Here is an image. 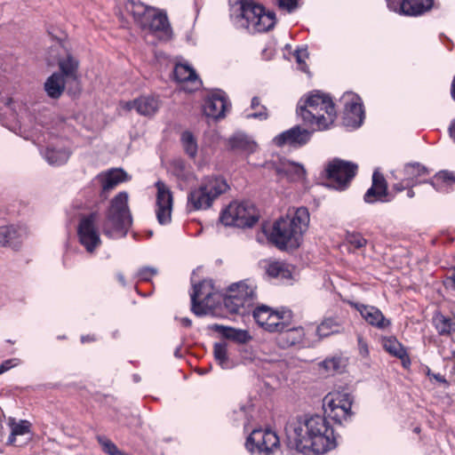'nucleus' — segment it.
<instances>
[{
	"label": "nucleus",
	"instance_id": "obj_1",
	"mask_svg": "<svg viewBox=\"0 0 455 455\" xmlns=\"http://www.w3.org/2000/svg\"><path fill=\"white\" fill-rule=\"evenodd\" d=\"M326 419L314 415L299 420L287 433V445L304 455L323 454L335 446Z\"/></svg>",
	"mask_w": 455,
	"mask_h": 455
},
{
	"label": "nucleus",
	"instance_id": "obj_2",
	"mask_svg": "<svg viewBox=\"0 0 455 455\" xmlns=\"http://www.w3.org/2000/svg\"><path fill=\"white\" fill-rule=\"evenodd\" d=\"M310 215L306 207H299L276 220L268 235L269 241L281 250L296 249L307 231Z\"/></svg>",
	"mask_w": 455,
	"mask_h": 455
},
{
	"label": "nucleus",
	"instance_id": "obj_3",
	"mask_svg": "<svg viewBox=\"0 0 455 455\" xmlns=\"http://www.w3.org/2000/svg\"><path fill=\"white\" fill-rule=\"evenodd\" d=\"M298 115L318 130L328 129L335 121L337 112L331 97L321 92H314L298 103Z\"/></svg>",
	"mask_w": 455,
	"mask_h": 455
},
{
	"label": "nucleus",
	"instance_id": "obj_4",
	"mask_svg": "<svg viewBox=\"0 0 455 455\" xmlns=\"http://www.w3.org/2000/svg\"><path fill=\"white\" fill-rule=\"evenodd\" d=\"M228 188L226 180L218 176H208L192 188L188 196V207L195 210H207L213 202Z\"/></svg>",
	"mask_w": 455,
	"mask_h": 455
},
{
	"label": "nucleus",
	"instance_id": "obj_5",
	"mask_svg": "<svg viewBox=\"0 0 455 455\" xmlns=\"http://www.w3.org/2000/svg\"><path fill=\"white\" fill-rule=\"evenodd\" d=\"M128 198L126 192H120L111 200L103 224V232L106 235L112 236L114 233L126 230L131 227L132 220Z\"/></svg>",
	"mask_w": 455,
	"mask_h": 455
},
{
	"label": "nucleus",
	"instance_id": "obj_6",
	"mask_svg": "<svg viewBox=\"0 0 455 455\" xmlns=\"http://www.w3.org/2000/svg\"><path fill=\"white\" fill-rule=\"evenodd\" d=\"M220 221L226 226L250 228L258 221V213L250 203L233 202L222 212Z\"/></svg>",
	"mask_w": 455,
	"mask_h": 455
},
{
	"label": "nucleus",
	"instance_id": "obj_7",
	"mask_svg": "<svg viewBox=\"0 0 455 455\" xmlns=\"http://www.w3.org/2000/svg\"><path fill=\"white\" fill-rule=\"evenodd\" d=\"M325 171L327 178L331 181L330 186L343 190L355 176L357 165L350 162L335 159L327 165Z\"/></svg>",
	"mask_w": 455,
	"mask_h": 455
},
{
	"label": "nucleus",
	"instance_id": "obj_8",
	"mask_svg": "<svg viewBox=\"0 0 455 455\" xmlns=\"http://www.w3.org/2000/svg\"><path fill=\"white\" fill-rule=\"evenodd\" d=\"M279 445V438L270 430L255 429L246 441L247 449L260 455H269Z\"/></svg>",
	"mask_w": 455,
	"mask_h": 455
},
{
	"label": "nucleus",
	"instance_id": "obj_9",
	"mask_svg": "<svg viewBox=\"0 0 455 455\" xmlns=\"http://www.w3.org/2000/svg\"><path fill=\"white\" fill-rule=\"evenodd\" d=\"M156 188L157 189L156 202V218L161 225H165L172 220V194L168 186L161 180L156 182Z\"/></svg>",
	"mask_w": 455,
	"mask_h": 455
},
{
	"label": "nucleus",
	"instance_id": "obj_10",
	"mask_svg": "<svg viewBox=\"0 0 455 455\" xmlns=\"http://www.w3.org/2000/svg\"><path fill=\"white\" fill-rule=\"evenodd\" d=\"M96 219L97 214L91 213L81 220L78 227L79 240L88 252H93L101 243L95 227Z\"/></svg>",
	"mask_w": 455,
	"mask_h": 455
},
{
	"label": "nucleus",
	"instance_id": "obj_11",
	"mask_svg": "<svg viewBox=\"0 0 455 455\" xmlns=\"http://www.w3.org/2000/svg\"><path fill=\"white\" fill-rule=\"evenodd\" d=\"M162 106L158 96L144 95L133 100L123 101L120 103L122 109L126 111L135 110L139 115L151 117L155 116Z\"/></svg>",
	"mask_w": 455,
	"mask_h": 455
},
{
	"label": "nucleus",
	"instance_id": "obj_12",
	"mask_svg": "<svg viewBox=\"0 0 455 455\" xmlns=\"http://www.w3.org/2000/svg\"><path fill=\"white\" fill-rule=\"evenodd\" d=\"M140 28L152 32L161 39H168L172 35L166 14L156 8L149 11V15L143 20Z\"/></svg>",
	"mask_w": 455,
	"mask_h": 455
},
{
	"label": "nucleus",
	"instance_id": "obj_13",
	"mask_svg": "<svg viewBox=\"0 0 455 455\" xmlns=\"http://www.w3.org/2000/svg\"><path fill=\"white\" fill-rule=\"evenodd\" d=\"M324 406L329 410V416L334 419H340L349 415L352 406L350 395L346 393H331L325 396Z\"/></svg>",
	"mask_w": 455,
	"mask_h": 455
},
{
	"label": "nucleus",
	"instance_id": "obj_14",
	"mask_svg": "<svg viewBox=\"0 0 455 455\" xmlns=\"http://www.w3.org/2000/svg\"><path fill=\"white\" fill-rule=\"evenodd\" d=\"M311 138V132L299 125H296L274 138V143L278 147L290 146L299 148L306 145Z\"/></svg>",
	"mask_w": 455,
	"mask_h": 455
},
{
	"label": "nucleus",
	"instance_id": "obj_15",
	"mask_svg": "<svg viewBox=\"0 0 455 455\" xmlns=\"http://www.w3.org/2000/svg\"><path fill=\"white\" fill-rule=\"evenodd\" d=\"M237 18L242 21L241 25L249 29L251 28L258 16L262 13L263 6L256 4L251 0H237Z\"/></svg>",
	"mask_w": 455,
	"mask_h": 455
},
{
	"label": "nucleus",
	"instance_id": "obj_16",
	"mask_svg": "<svg viewBox=\"0 0 455 455\" xmlns=\"http://www.w3.org/2000/svg\"><path fill=\"white\" fill-rule=\"evenodd\" d=\"M345 116L348 119L347 124L360 126L363 119V110L360 99L355 94H346L343 97Z\"/></svg>",
	"mask_w": 455,
	"mask_h": 455
},
{
	"label": "nucleus",
	"instance_id": "obj_17",
	"mask_svg": "<svg viewBox=\"0 0 455 455\" xmlns=\"http://www.w3.org/2000/svg\"><path fill=\"white\" fill-rule=\"evenodd\" d=\"M355 307L359 311L361 316L371 326L383 330L391 323L376 307L355 304Z\"/></svg>",
	"mask_w": 455,
	"mask_h": 455
},
{
	"label": "nucleus",
	"instance_id": "obj_18",
	"mask_svg": "<svg viewBox=\"0 0 455 455\" xmlns=\"http://www.w3.org/2000/svg\"><path fill=\"white\" fill-rule=\"evenodd\" d=\"M387 196V183L384 176L375 171L372 175L371 187L366 191L364 195V201L368 204H373L380 201L385 202L384 199Z\"/></svg>",
	"mask_w": 455,
	"mask_h": 455
},
{
	"label": "nucleus",
	"instance_id": "obj_19",
	"mask_svg": "<svg viewBox=\"0 0 455 455\" xmlns=\"http://www.w3.org/2000/svg\"><path fill=\"white\" fill-rule=\"evenodd\" d=\"M274 168L278 176L291 181L301 180L306 175V171L301 164L289 160H281L278 164H274Z\"/></svg>",
	"mask_w": 455,
	"mask_h": 455
},
{
	"label": "nucleus",
	"instance_id": "obj_20",
	"mask_svg": "<svg viewBox=\"0 0 455 455\" xmlns=\"http://www.w3.org/2000/svg\"><path fill=\"white\" fill-rule=\"evenodd\" d=\"M228 108V103L223 92H216L210 96L204 103V114L214 119L223 117L225 111Z\"/></svg>",
	"mask_w": 455,
	"mask_h": 455
},
{
	"label": "nucleus",
	"instance_id": "obj_21",
	"mask_svg": "<svg viewBox=\"0 0 455 455\" xmlns=\"http://www.w3.org/2000/svg\"><path fill=\"white\" fill-rule=\"evenodd\" d=\"M97 179L101 185V194L106 198L109 191L114 189L119 183L127 180V174L122 169H113L98 175Z\"/></svg>",
	"mask_w": 455,
	"mask_h": 455
},
{
	"label": "nucleus",
	"instance_id": "obj_22",
	"mask_svg": "<svg viewBox=\"0 0 455 455\" xmlns=\"http://www.w3.org/2000/svg\"><path fill=\"white\" fill-rule=\"evenodd\" d=\"M26 230L20 227L4 226L0 228V246L17 247L25 236Z\"/></svg>",
	"mask_w": 455,
	"mask_h": 455
},
{
	"label": "nucleus",
	"instance_id": "obj_23",
	"mask_svg": "<svg viewBox=\"0 0 455 455\" xmlns=\"http://www.w3.org/2000/svg\"><path fill=\"white\" fill-rule=\"evenodd\" d=\"M291 319V312L289 310L274 311L270 317L267 319V323L264 330L269 332H282L284 329L290 325Z\"/></svg>",
	"mask_w": 455,
	"mask_h": 455
},
{
	"label": "nucleus",
	"instance_id": "obj_24",
	"mask_svg": "<svg viewBox=\"0 0 455 455\" xmlns=\"http://www.w3.org/2000/svg\"><path fill=\"white\" fill-rule=\"evenodd\" d=\"M228 145L231 150L245 154L253 153L257 148L256 142L242 132L231 136L228 139Z\"/></svg>",
	"mask_w": 455,
	"mask_h": 455
},
{
	"label": "nucleus",
	"instance_id": "obj_25",
	"mask_svg": "<svg viewBox=\"0 0 455 455\" xmlns=\"http://www.w3.org/2000/svg\"><path fill=\"white\" fill-rule=\"evenodd\" d=\"M211 295V286L206 281L194 285V291L191 294L192 311L196 315H203L206 314L204 307L197 301L201 297L207 299Z\"/></svg>",
	"mask_w": 455,
	"mask_h": 455
},
{
	"label": "nucleus",
	"instance_id": "obj_26",
	"mask_svg": "<svg viewBox=\"0 0 455 455\" xmlns=\"http://www.w3.org/2000/svg\"><path fill=\"white\" fill-rule=\"evenodd\" d=\"M212 328L220 333L224 338L239 344H245L251 339V336L246 330L235 329L220 324H214Z\"/></svg>",
	"mask_w": 455,
	"mask_h": 455
},
{
	"label": "nucleus",
	"instance_id": "obj_27",
	"mask_svg": "<svg viewBox=\"0 0 455 455\" xmlns=\"http://www.w3.org/2000/svg\"><path fill=\"white\" fill-rule=\"evenodd\" d=\"M174 76L180 83H190L192 88L188 89L193 91L200 86V81L196 74V71L186 64H177L174 68ZM187 90L186 88H184Z\"/></svg>",
	"mask_w": 455,
	"mask_h": 455
},
{
	"label": "nucleus",
	"instance_id": "obj_28",
	"mask_svg": "<svg viewBox=\"0 0 455 455\" xmlns=\"http://www.w3.org/2000/svg\"><path fill=\"white\" fill-rule=\"evenodd\" d=\"M278 342L283 347H289L300 344L305 337L304 329L302 327L286 328L280 332Z\"/></svg>",
	"mask_w": 455,
	"mask_h": 455
},
{
	"label": "nucleus",
	"instance_id": "obj_29",
	"mask_svg": "<svg viewBox=\"0 0 455 455\" xmlns=\"http://www.w3.org/2000/svg\"><path fill=\"white\" fill-rule=\"evenodd\" d=\"M67 79L59 73H53L44 84V90L48 96L52 99H58L61 96L65 90V84Z\"/></svg>",
	"mask_w": 455,
	"mask_h": 455
},
{
	"label": "nucleus",
	"instance_id": "obj_30",
	"mask_svg": "<svg viewBox=\"0 0 455 455\" xmlns=\"http://www.w3.org/2000/svg\"><path fill=\"white\" fill-rule=\"evenodd\" d=\"M9 426L11 427V434L7 440V444L20 446V443L17 442V436L28 435L31 432V423L28 420L16 421L15 419H9Z\"/></svg>",
	"mask_w": 455,
	"mask_h": 455
},
{
	"label": "nucleus",
	"instance_id": "obj_31",
	"mask_svg": "<svg viewBox=\"0 0 455 455\" xmlns=\"http://www.w3.org/2000/svg\"><path fill=\"white\" fill-rule=\"evenodd\" d=\"M57 61L60 74L63 77L67 80H77V69L79 63L72 55L68 53L65 58H58Z\"/></svg>",
	"mask_w": 455,
	"mask_h": 455
},
{
	"label": "nucleus",
	"instance_id": "obj_32",
	"mask_svg": "<svg viewBox=\"0 0 455 455\" xmlns=\"http://www.w3.org/2000/svg\"><path fill=\"white\" fill-rule=\"evenodd\" d=\"M153 7L145 5L141 2H136L134 0H127L125 3V10L128 13H130L138 25H141L143 20L148 18L149 15V11L152 10Z\"/></svg>",
	"mask_w": 455,
	"mask_h": 455
},
{
	"label": "nucleus",
	"instance_id": "obj_33",
	"mask_svg": "<svg viewBox=\"0 0 455 455\" xmlns=\"http://www.w3.org/2000/svg\"><path fill=\"white\" fill-rule=\"evenodd\" d=\"M228 293L236 295L243 303L250 305L255 296L254 287L241 282L232 284L229 287Z\"/></svg>",
	"mask_w": 455,
	"mask_h": 455
},
{
	"label": "nucleus",
	"instance_id": "obj_34",
	"mask_svg": "<svg viewBox=\"0 0 455 455\" xmlns=\"http://www.w3.org/2000/svg\"><path fill=\"white\" fill-rule=\"evenodd\" d=\"M403 172L405 180L408 181L407 185L411 186L416 185L419 178L428 174L427 169L419 163L407 164Z\"/></svg>",
	"mask_w": 455,
	"mask_h": 455
},
{
	"label": "nucleus",
	"instance_id": "obj_35",
	"mask_svg": "<svg viewBox=\"0 0 455 455\" xmlns=\"http://www.w3.org/2000/svg\"><path fill=\"white\" fill-rule=\"evenodd\" d=\"M382 346L387 352L399 359L404 360L407 357L406 349L395 337L383 338Z\"/></svg>",
	"mask_w": 455,
	"mask_h": 455
},
{
	"label": "nucleus",
	"instance_id": "obj_36",
	"mask_svg": "<svg viewBox=\"0 0 455 455\" xmlns=\"http://www.w3.org/2000/svg\"><path fill=\"white\" fill-rule=\"evenodd\" d=\"M405 15L416 16L428 11L433 5V0H405Z\"/></svg>",
	"mask_w": 455,
	"mask_h": 455
},
{
	"label": "nucleus",
	"instance_id": "obj_37",
	"mask_svg": "<svg viewBox=\"0 0 455 455\" xmlns=\"http://www.w3.org/2000/svg\"><path fill=\"white\" fill-rule=\"evenodd\" d=\"M275 14L270 12H266L263 8L262 13L258 16L251 29L255 32H265L271 29L275 26Z\"/></svg>",
	"mask_w": 455,
	"mask_h": 455
},
{
	"label": "nucleus",
	"instance_id": "obj_38",
	"mask_svg": "<svg viewBox=\"0 0 455 455\" xmlns=\"http://www.w3.org/2000/svg\"><path fill=\"white\" fill-rule=\"evenodd\" d=\"M266 272L268 276L276 278L279 280H287L291 277V273L288 268V266L280 261H274L267 265Z\"/></svg>",
	"mask_w": 455,
	"mask_h": 455
},
{
	"label": "nucleus",
	"instance_id": "obj_39",
	"mask_svg": "<svg viewBox=\"0 0 455 455\" xmlns=\"http://www.w3.org/2000/svg\"><path fill=\"white\" fill-rule=\"evenodd\" d=\"M434 325L441 335L450 334L455 331V319L447 317L442 314H436L433 317Z\"/></svg>",
	"mask_w": 455,
	"mask_h": 455
},
{
	"label": "nucleus",
	"instance_id": "obj_40",
	"mask_svg": "<svg viewBox=\"0 0 455 455\" xmlns=\"http://www.w3.org/2000/svg\"><path fill=\"white\" fill-rule=\"evenodd\" d=\"M70 156V152L64 148H48L44 153V157L50 164L60 165L65 164Z\"/></svg>",
	"mask_w": 455,
	"mask_h": 455
},
{
	"label": "nucleus",
	"instance_id": "obj_41",
	"mask_svg": "<svg viewBox=\"0 0 455 455\" xmlns=\"http://www.w3.org/2000/svg\"><path fill=\"white\" fill-rule=\"evenodd\" d=\"M320 366L329 374L339 373L346 368L347 360L342 356H332L323 361Z\"/></svg>",
	"mask_w": 455,
	"mask_h": 455
},
{
	"label": "nucleus",
	"instance_id": "obj_42",
	"mask_svg": "<svg viewBox=\"0 0 455 455\" xmlns=\"http://www.w3.org/2000/svg\"><path fill=\"white\" fill-rule=\"evenodd\" d=\"M340 324L334 318L324 319L316 328V334L319 338H325L331 334H334L339 331Z\"/></svg>",
	"mask_w": 455,
	"mask_h": 455
},
{
	"label": "nucleus",
	"instance_id": "obj_43",
	"mask_svg": "<svg viewBox=\"0 0 455 455\" xmlns=\"http://www.w3.org/2000/svg\"><path fill=\"white\" fill-rule=\"evenodd\" d=\"M213 355L215 360L219 363L222 369H228L231 367L228 356V348L226 343H215L213 346Z\"/></svg>",
	"mask_w": 455,
	"mask_h": 455
},
{
	"label": "nucleus",
	"instance_id": "obj_44",
	"mask_svg": "<svg viewBox=\"0 0 455 455\" xmlns=\"http://www.w3.org/2000/svg\"><path fill=\"white\" fill-rule=\"evenodd\" d=\"M181 143L185 152L191 157H196L197 154V142L190 132H184L181 134Z\"/></svg>",
	"mask_w": 455,
	"mask_h": 455
},
{
	"label": "nucleus",
	"instance_id": "obj_45",
	"mask_svg": "<svg viewBox=\"0 0 455 455\" xmlns=\"http://www.w3.org/2000/svg\"><path fill=\"white\" fill-rule=\"evenodd\" d=\"M274 311L275 310H273L271 307L262 305L254 309L253 317L257 323L265 329L267 319L270 317Z\"/></svg>",
	"mask_w": 455,
	"mask_h": 455
},
{
	"label": "nucleus",
	"instance_id": "obj_46",
	"mask_svg": "<svg viewBox=\"0 0 455 455\" xmlns=\"http://www.w3.org/2000/svg\"><path fill=\"white\" fill-rule=\"evenodd\" d=\"M251 108L255 109L252 114L247 115V118H257L259 120H266L268 117L267 108L260 104V100L258 97H254L251 100Z\"/></svg>",
	"mask_w": 455,
	"mask_h": 455
},
{
	"label": "nucleus",
	"instance_id": "obj_47",
	"mask_svg": "<svg viewBox=\"0 0 455 455\" xmlns=\"http://www.w3.org/2000/svg\"><path fill=\"white\" fill-rule=\"evenodd\" d=\"M224 305L230 313L235 314L240 313V309L246 306L236 295L230 293L224 298Z\"/></svg>",
	"mask_w": 455,
	"mask_h": 455
},
{
	"label": "nucleus",
	"instance_id": "obj_48",
	"mask_svg": "<svg viewBox=\"0 0 455 455\" xmlns=\"http://www.w3.org/2000/svg\"><path fill=\"white\" fill-rule=\"evenodd\" d=\"M346 241L355 249L363 248L367 243V240L361 234L355 232H347Z\"/></svg>",
	"mask_w": 455,
	"mask_h": 455
},
{
	"label": "nucleus",
	"instance_id": "obj_49",
	"mask_svg": "<svg viewBox=\"0 0 455 455\" xmlns=\"http://www.w3.org/2000/svg\"><path fill=\"white\" fill-rule=\"evenodd\" d=\"M436 181H441L443 184L446 186H453L455 185V174L449 171H441L436 173L434 177Z\"/></svg>",
	"mask_w": 455,
	"mask_h": 455
},
{
	"label": "nucleus",
	"instance_id": "obj_50",
	"mask_svg": "<svg viewBox=\"0 0 455 455\" xmlns=\"http://www.w3.org/2000/svg\"><path fill=\"white\" fill-rule=\"evenodd\" d=\"M405 0H387V7L395 12L404 14L405 11Z\"/></svg>",
	"mask_w": 455,
	"mask_h": 455
},
{
	"label": "nucleus",
	"instance_id": "obj_51",
	"mask_svg": "<svg viewBox=\"0 0 455 455\" xmlns=\"http://www.w3.org/2000/svg\"><path fill=\"white\" fill-rule=\"evenodd\" d=\"M157 274V270L154 267H144L139 271V277L142 281H149L151 277Z\"/></svg>",
	"mask_w": 455,
	"mask_h": 455
},
{
	"label": "nucleus",
	"instance_id": "obj_52",
	"mask_svg": "<svg viewBox=\"0 0 455 455\" xmlns=\"http://www.w3.org/2000/svg\"><path fill=\"white\" fill-rule=\"evenodd\" d=\"M357 342L360 355H362L364 358L368 357L370 351L367 341L362 337V335H358Z\"/></svg>",
	"mask_w": 455,
	"mask_h": 455
},
{
	"label": "nucleus",
	"instance_id": "obj_53",
	"mask_svg": "<svg viewBox=\"0 0 455 455\" xmlns=\"http://www.w3.org/2000/svg\"><path fill=\"white\" fill-rule=\"evenodd\" d=\"M443 284L447 289L455 291V268L447 272Z\"/></svg>",
	"mask_w": 455,
	"mask_h": 455
},
{
	"label": "nucleus",
	"instance_id": "obj_54",
	"mask_svg": "<svg viewBox=\"0 0 455 455\" xmlns=\"http://www.w3.org/2000/svg\"><path fill=\"white\" fill-rule=\"evenodd\" d=\"M297 2L298 0H279V5L291 12L297 7Z\"/></svg>",
	"mask_w": 455,
	"mask_h": 455
},
{
	"label": "nucleus",
	"instance_id": "obj_55",
	"mask_svg": "<svg viewBox=\"0 0 455 455\" xmlns=\"http://www.w3.org/2000/svg\"><path fill=\"white\" fill-rule=\"evenodd\" d=\"M174 172L178 177L187 178L185 164L182 161H178L175 163Z\"/></svg>",
	"mask_w": 455,
	"mask_h": 455
},
{
	"label": "nucleus",
	"instance_id": "obj_56",
	"mask_svg": "<svg viewBox=\"0 0 455 455\" xmlns=\"http://www.w3.org/2000/svg\"><path fill=\"white\" fill-rule=\"evenodd\" d=\"M449 134L451 140L455 142V118L451 121L449 126Z\"/></svg>",
	"mask_w": 455,
	"mask_h": 455
},
{
	"label": "nucleus",
	"instance_id": "obj_57",
	"mask_svg": "<svg viewBox=\"0 0 455 455\" xmlns=\"http://www.w3.org/2000/svg\"><path fill=\"white\" fill-rule=\"evenodd\" d=\"M426 182L429 183L437 191H442L443 190V187L441 185L435 183V181H434V180H427Z\"/></svg>",
	"mask_w": 455,
	"mask_h": 455
},
{
	"label": "nucleus",
	"instance_id": "obj_58",
	"mask_svg": "<svg viewBox=\"0 0 455 455\" xmlns=\"http://www.w3.org/2000/svg\"><path fill=\"white\" fill-rule=\"evenodd\" d=\"M10 361H7L5 362L4 363H3L1 366H0V373H3L4 371H5L6 370H8L10 368Z\"/></svg>",
	"mask_w": 455,
	"mask_h": 455
},
{
	"label": "nucleus",
	"instance_id": "obj_59",
	"mask_svg": "<svg viewBox=\"0 0 455 455\" xmlns=\"http://www.w3.org/2000/svg\"><path fill=\"white\" fill-rule=\"evenodd\" d=\"M433 377L439 382L446 383V379H444V377L439 373L434 374Z\"/></svg>",
	"mask_w": 455,
	"mask_h": 455
},
{
	"label": "nucleus",
	"instance_id": "obj_60",
	"mask_svg": "<svg viewBox=\"0 0 455 455\" xmlns=\"http://www.w3.org/2000/svg\"><path fill=\"white\" fill-rule=\"evenodd\" d=\"M60 50H62V46L60 44H56L51 48V52L59 53Z\"/></svg>",
	"mask_w": 455,
	"mask_h": 455
},
{
	"label": "nucleus",
	"instance_id": "obj_61",
	"mask_svg": "<svg viewBox=\"0 0 455 455\" xmlns=\"http://www.w3.org/2000/svg\"><path fill=\"white\" fill-rule=\"evenodd\" d=\"M94 339H94L93 336H89V335L88 336H83L82 339H81L83 343L87 342V341H93Z\"/></svg>",
	"mask_w": 455,
	"mask_h": 455
},
{
	"label": "nucleus",
	"instance_id": "obj_62",
	"mask_svg": "<svg viewBox=\"0 0 455 455\" xmlns=\"http://www.w3.org/2000/svg\"><path fill=\"white\" fill-rule=\"evenodd\" d=\"M303 54H306V52H303ZM296 58H297L298 62L301 63L303 61L302 60V52L298 51L296 52Z\"/></svg>",
	"mask_w": 455,
	"mask_h": 455
},
{
	"label": "nucleus",
	"instance_id": "obj_63",
	"mask_svg": "<svg viewBox=\"0 0 455 455\" xmlns=\"http://www.w3.org/2000/svg\"><path fill=\"white\" fill-rule=\"evenodd\" d=\"M117 280L122 283V284H125V281H124V276L123 274L119 273L117 274Z\"/></svg>",
	"mask_w": 455,
	"mask_h": 455
},
{
	"label": "nucleus",
	"instance_id": "obj_64",
	"mask_svg": "<svg viewBox=\"0 0 455 455\" xmlns=\"http://www.w3.org/2000/svg\"><path fill=\"white\" fill-rule=\"evenodd\" d=\"M182 323L185 325V326H190L191 325V320H189L188 318H183L182 319Z\"/></svg>",
	"mask_w": 455,
	"mask_h": 455
}]
</instances>
